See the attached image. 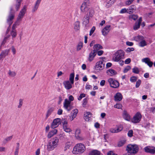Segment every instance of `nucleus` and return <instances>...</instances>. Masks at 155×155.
I'll use <instances>...</instances> for the list:
<instances>
[{"label":"nucleus","instance_id":"25","mask_svg":"<svg viewBox=\"0 0 155 155\" xmlns=\"http://www.w3.org/2000/svg\"><path fill=\"white\" fill-rule=\"evenodd\" d=\"M57 130L56 129H53L50 131L48 135V138H51L53 137L54 135L56 134L57 133Z\"/></svg>","mask_w":155,"mask_h":155},{"label":"nucleus","instance_id":"62","mask_svg":"<svg viewBox=\"0 0 155 155\" xmlns=\"http://www.w3.org/2000/svg\"><path fill=\"white\" fill-rule=\"evenodd\" d=\"M83 105H85L87 103V98H84L83 99Z\"/></svg>","mask_w":155,"mask_h":155},{"label":"nucleus","instance_id":"52","mask_svg":"<svg viewBox=\"0 0 155 155\" xmlns=\"http://www.w3.org/2000/svg\"><path fill=\"white\" fill-rule=\"evenodd\" d=\"M130 69V66H128L124 69L123 72L124 73H126Z\"/></svg>","mask_w":155,"mask_h":155},{"label":"nucleus","instance_id":"3","mask_svg":"<svg viewBox=\"0 0 155 155\" xmlns=\"http://www.w3.org/2000/svg\"><path fill=\"white\" fill-rule=\"evenodd\" d=\"M69 100H68L67 99H65L64 100L63 105L64 109L68 111H70L73 108L72 106L71 105V101L74 100V98L71 95L69 97Z\"/></svg>","mask_w":155,"mask_h":155},{"label":"nucleus","instance_id":"34","mask_svg":"<svg viewBox=\"0 0 155 155\" xmlns=\"http://www.w3.org/2000/svg\"><path fill=\"white\" fill-rule=\"evenodd\" d=\"M17 4L15 5V8L17 11H18L20 8L21 5V0H16Z\"/></svg>","mask_w":155,"mask_h":155},{"label":"nucleus","instance_id":"37","mask_svg":"<svg viewBox=\"0 0 155 155\" xmlns=\"http://www.w3.org/2000/svg\"><path fill=\"white\" fill-rule=\"evenodd\" d=\"M138 18V15H131L129 16V18L130 19H133L134 20H136Z\"/></svg>","mask_w":155,"mask_h":155},{"label":"nucleus","instance_id":"19","mask_svg":"<svg viewBox=\"0 0 155 155\" xmlns=\"http://www.w3.org/2000/svg\"><path fill=\"white\" fill-rule=\"evenodd\" d=\"M87 11V12L86 15L87 18L89 17L90 18H92L94 13L93 9L92 8H89Z\"/></svg>","mask_w":155,"mask_h":155},{"label":"nucleus","instance_id":"2","mask_svg":"<svg viewBox=\"0 0 155 155\" xmlns=\"http://www.w3.org/2000/svg\"><path fill=\"white\" fill-rule=\"evenodd\" d=\"M125 52L122 50L117 51L113 55V60L114 61L117 62L120 60L124 58Z\"/></svg>","mask_w":155,"mask_h":155},{"label":"nucleus","instance_id":"5","mask_svg":"<svg viewBox=\"0 0 155 155\" xmlns=\"http://www.w3.org/2000/svg\"><path fill=\"white\" fill-rule=\"evenodd\" d=\"M85 150L84 145L81 143H78L73 148V153L75 154L83 153Z\"/></svg>","mask_w":155,"mask_h":155},{"label":"nucleus","instance_id":"35","mask_svg":"<svg viewBox=\"0 0 155 155\" xmlns=\"http://www.w3.org/2000/svg\"><path fill=\"white\" fill-rule=\"evenodd\" d=\"M147 45V43L144 40L141 41L139 43V46L141 47H143Z\"/></svg>","mask_w":155,"mask_h":155},{"label":"nucleus","instance_id":"57","mask_svg":"<svg viewBox=\"0 0 155 155\" xmlns=\"http://www.w3.org/2000/svg\"><path fill=\"white\" fill-rule=\"evenodd\" d=\"M137 38L138 39L139 41H142L144 39V38L143 36L140 35H138L137 37Z\"/></svg>","mask_w":155,"mask_h":155},{"label":"nucleus","instance_id":"21","mask_svg":"<svg viewBox=\"0 0 155 155\" xmlns=\"http://www.w3.org/2000/svg\"><path fill=\"white\" fill-rule=\"evenodd\" d=\"M41 1V0H37L34 6L32 8V12H35L37 11Z\"/></svg>","mask_w":155,"mask_h":155},{"label":"nucleus","instance_id":"4","mask_svg":"<svg viewBox=\"0 0 155 155\" xmlns=\"http://www.w3.org/2000/svg\"><path fill=\"white\" fill-rule=\"evenodd\" d=\"M139 147L137 144H129L126 147V150L127 151V153L134 154L137 153L138 151Z\"/></svg>","mask_w":155,"mask_h":155},{"label":"nucleus","instance_id":"41","mask_svg":"<svg viewBox=\"0 0 155 155\" xmlns=\"http://www.w3.org/2000/svg\"><path fill=\"white\" fill-rule=\"evenodd\" d=\"M71 143L70 142H68L65 143V147H64V150H65L67 149H69V147L71 146Z\"/></svg>","mask_w":155,"mask_h":155},{"label":"nucleus","instance_id":"14","mask_svg":"<svg viewBox=\"0 0 155 155\" xmlns=\"http://www.w3.org/2000/svg\"><path fill=\"white\" fill-rule=\"evenodd\" d=\"M88 2V0H86L82 4L81 7V10L82 12H87L89 9L87 6V3Z\"/></svg>","mask_w":155,"mask_h":155},{"label":"nucleus","instance_id":"51","mask_svg":"<svg viewBox=\"0 0 155 155\" xmlns=\"http://www.w3.org/2000/svg\"><path fill=\"white\" fill-rule=\"evenodd\" d=\"M10 35H8L4 38V39L2 43V45H3L6 42V41L7 38H9Z\"/></svg>","mask_w":155,"mask_h":155},{"label":"nucleus","instance_id":"43","mask_svg":"<svg viewBox=\"0 0 155 155\" xmlns=\"http://www.w3.org/2000/svg\"><path fill=\"white\" fill-rule=\"evenodd\" d=\"M137 80V78L135 76H132L130 79V81L132 82H135Z\"/></svg>","mask_w":155,"mask_h":155},{"label":"nucleus","instance_id":"44","mask_svg":"<svg viewBox=\"0 0 155 155\" xmlns=\"http://www.w3.org/2000/svg\"><path fill=\"white\" fill-rule=\"evenodd\" d=\"M136 7L134 5H131L129 7V8H128V10H131L133 11L136 10Z\"/></svg>","mask_w":155,"mask_h":155},{"label":"nucleus","instance_id":"28","mask_svg":"<svg viewBox=\"0 0 155 155\" xmlns=\"http://www.w3.org/2000/svg\"><path fill=\"white\" fill-rule=\"evenodd\" d=\"M107 74L110 76H112L117 74V72L115 71L112 69H109L107 71Z\"/></svg>","mask_w":155,"mask_h":155},{"label":"nucleus","instance_id":"61","mask_svg":"<svg viewBox=\"0 0 155 155\" xmlns=\"http://www.w3.org/2000/svg\"><path fill=\"white\" fill-rule=\"evenodd\" d=\"M11 48L12 52L13 54L14 55L16 53V50L14 47L13 46H12Z\"/></svg>","mask_w":155,"mask_h":155},{"label":"nucleus","instance_id":"40","mask_svg":"<svg viewBox=\"0 0 155 155\" xmlns=\"http://www.w3.org/2000/svg\"><path fill=\"white\" fill-rule=\"evenodd\" d=\"M83 43L82 42H80L78 43L77 47V51L80 50L81 48L83 47Z\"/></svg>","mask_w":155,"mask_h":155},{"label":"nucleus","instance_id":"39","mask_svg":"<svg viewBox=\"0 0 155 155\" xmlns=\"http://www.w3.org/2000/svg\"><path fill=\"white\" fill-rule=\"evenodd\" d=\"M140 24L136 22L135 23L134 26V29L135 30H136L139 29L140 26Z\"/></svg>","mask_w":155,"mask_h":155},{"label":"nucleus","instance_id":"26","mask_svg":"<svg viewBox=\"0 0 155 155\" xmlns=\"http://www.w3.org/2000/svg\"><path fill=\"white\" fill-rule=\"evenodd\" d=\"M84 119L86 121H88L90 120V118L91 116V113L89 112H87L84 114Z\"/></svg>","mask_w":155,"mask_h":155},{"label":"nucleus","instance_id":"60","mask_svg":"<svg viewBox=\"0 0 155 155\" xmlns=\"http://www.w3.org/2000/svg\"><path fill=\"white\" fill-rule=\"evenodd\" d=\"M104 53V51L102 50H100L97 51V53L98 56L101 55Z\"/></svg>","mask_w":155,"mask_h":155},{"label":"nucleus","instance_id":"16","mask_svg":"<svg viewBox=\"0 0 155 155\" xmlns=\"http://www.w3.org/2000/svg\"><path fill=\"white\" fill-rule=\"evenodd\" d=\"M142 61L143 62L147 64L150 67H152L153 62L150 61V59L149 58H144L142 59Z\"/></svg>","mask_w":155,"mask_h":155},{"label":"nucleus","instance_id":"64","mask_svg":"<svg viewBox=\"0 0 155 155\" xmlns=\"http://www.w3.org/2000/svg\"><path fill=\"white\" fill-rule=\"evenodd\" d=\"M134 0H128L126 2V4L127 5H129L132 3Z\"/></svg>","mask_w":155,"mask_h":155},{"label":"nucleus","instance_id":"10","mask_svg":"<svg viewBox=\"0 0 155 155\" xmlns=\"http://www.w3.org/2000/svg\"><path fill=\"white\" fill-rule=\"evenodd\" d=\"M104 65L105 64L103 63V61H99L96 63L94 69L96 70H102L104 68Z\"/></svg>","mask_w":155,"mask_h":155},{"label":"nucleus","instance_id":"18","mask_svg":"<svg viewBox=\"0 0 155 155\" xmlns=\"http://www.w3.org/2000/svg\"><path fill=\"white\" fill-rule=\"evenodd\" d=\"M110 25H107L103 29L102 31V33L103 35L106 36L108 34L110 30Z\"/></svg>","mask_w":155,"mask_h":155},{"label":"nucleus","instance_id":"24","mask_svg":"<svg viewBox=\"0 0 155 155\" xmlns=\"http://www.w3.org/2000/svg\"><path fill=\"white\" fill-rule=\"evenodd\" d=\"M93 48V51L97 53V51L103 48V47L100 45L97 44L94 46Z\"/></svg>","mask_w":155,"mask_h":155},{"label":"nucleus","instance_id":"56","mask_svg":"<svg viewBox=\"0 0 155 155\" xmlns=\"http://www.w3.org/2000/svg\"><path fill=\"white\" fill-rule=\"evenodd\" d=\"M133 131L132 130H130L128 133V135L129 137H132L133 136Z\"/></svg>","mask_w":155,"mask_h":155},{"label":"nucleus","instance_id":"33","mask_svg":"<svg viewBox=\"0 0 155 155\" xmlns=\"http://www.w3.org/2000/svg\"><path fill=\"white\" fill-rule=\"evenodd\" d=\"M90 18L89 17L87 18V16L83 18V23L85 25V26L87 25L89 23V19Z\"/></svg>","mask_w":155,"mask_h":155},{"label":"nucleus","instance_id":"45","mask_svg":"<svg viewBox=\"0 0 155 155\" xmlns=\"http://www.w3.org/2000/svg\"><path fill=\"white\" fill-rule=\"evenodd\" d=\"M141 83V81L139 79L137 81L135 87L136 88H138L140 85Z\"/></svg>","mask_w":155,"mask_h":155},{"label":"nucleus","instance_id":"20","mask_svg":"<svg viewBox=\"0 0 155 155\" xmlns=\"http://www.w3.org/2000/svg\"><path fill=\"white\" fill-rule=\"evenodd\" d=\"M114 100L115 101H120L122 99L123 96L122 94L119 92L117 93L114 97Z\"/></svg>","mask_w":155,"mask_h":155},{"label":"nucleus","instance_id":"48","mask_svg":"<svg viewBox=\"0 0 155 155\" xmlns=\"http://www.w3.org/2000/svg\"><path fill=\"white\" fill-rule=\"evenodd\" d=\"M86 94L84 93L81 94L78 97V100L79 101L81 100L82 98L84 97H85Z\"/></svg>","mask_w":155,"mask_h":155},{"label":"nucleus","instance_id":"9","mask_svg":"<svg viewBox=\"0 0 155 155\" xmlns=\"http://www.w3.org/2000/svg\"><path fill=\"white\" fill-rule=\"evenodd\" d=\"M142 116L139 112H137L133 117L131 121L133 123H137L139 122Z\"/></svg>","mask_w":155,"mask_h":155},{"label":"nucleus","instance_id":"17","mask_svg":"<svg viewBox=\"0 0 155 155\" xmlns=\"http://www.w3.org/2000/svg\"><path fill=\"white\" fill-rule=\"evenodd\" d=\"M78 112V110L75 109H74L71 113V116L70 117V119L71 121H72L75 118Z\"/></svg>","mask_w":155,"mask_h":155},{"label":"nucleus","instance_id":"38","mask_svg":"<svg viewBox=\"0 0 155 155\" xmlns=\"http://www.w3.org/2000/svg\"><path fill=\"white\" fill-rule=\"evenodd\" d=\"M12 31L11 32V35L12 36L13 38H15L17 35L16 31L15 29H12Z\"/></svg>","mask_w":155,"mask_h":155},{"label":"nucleus","instance_id":"59","mask_svg":"<svg viewBox=\"0 0 155 155\" xmlns=\"http://www.w3.org/2000/svg\"><path fill=\"white\" fill-rule=\"evenodd\" d=\"M95 28L94 27H93L92 28H91V30H90L89 35L90 36H91L92 34L94 32L95 30Z\"/></svg>","mask_w":155,"mask_h":155},{"label":"nucleus","instance_id":"7","mask_svg":"<svg viewBox=\"0 0 155 155\" xmlns=\"http://www.w3.org/2000/svg\"><path fill=\"white\" fill-rule=\"evenodd\" d=\"M13 9L12 8H10V11L7 19V22L9 25V26L13 23V20L14 18L15 13L13 12Z\"/></svg>","mask_w":155,"mask_h":155},{"label":"nucleus","instance_id":"42","mask_svg":"<svg viewBox=\"0 0 155 155\" xmlns=\"http://www.w3.org/2000/svg\"><path fill=\"white\" fill-rule=\"evenodd\" d=\"M8 74L10 76L12 77H15L16 75V73L15 72L12 71L10 70H9Z\"/></svg>","mask_w":155,"mask_h":155},{"label":"nucleus","instance_id":"30","mask_svg":"<svg viewBox=\"0 0 155 155\" xmlns=\"http://www.w3.org/2000/svg\"><path fill=\"white\" fill-rule=\"evenodd\" d=\"M80 22L78 21H76L74 24V29L76 31L78 30L80 28Z\"/></svg>","mask_w":155,"mask_h":155},{"label":"nucleus","instance_id":"27","mask_svg":"<svg viewBox=\"0 0 155 155\" xmlns=\"http://www.w3.org/2000/svg\"><path fill=\"white\" fill-rule=\"evenodd\" d=\"M123 118L127 121H130V117L126 111H124L123 114Z\"/></svg>","mask_w":155,"mask_h":155},{"label":"nucleus","instance_id":"13","mask_svg":"<svg viewBox=\"0 0 155 155\" xmlns=\"http://www.w3.org/2000/svg\"><path fill=\"white\" fill-rule=\"evenodd\" d=\"M63 84L64 87L67 90L71 89L72 88V84H71L69 81H64Z\"/></svg>","mask_w":155,"mask_h":155},{"label":"nucleus","instance_id":"23","mask_svg":"<svg viewBox=\"0 0 155 155\" xmlns=\"http://www.w3.org/2000/svg\"><path fill=\"white\" fill-rule=\"evenodd\" d=\"M9 51V49H6L2 51L0 54V60L3 58H4L6 56L8 55Z\"/></svg>","mask_w":155,"mask_h":155},{"label":"nucleus","instance_id":"8","mask_svg":"<svg viewBox=\"0 0 155 155\" xmlns=\"http://www.w3.org/2000/svg\"><path fill=\"white\" fill-rule=\"evenodd\" d=\"M108 82L109 83L110 87H112L117 88L119 86L118 82L113 78H110L108 79Z\"/></svg>","mask_w":155,"mask_h":155},{"label":"nucleus","instance_id":"47","mask_svg":"<svg viewBox=\"0 0 155 155\" xmlns=\"http://www.w3.org/2000/svg\"><path fill=\"white\" fill-rule=\"evenodd\" d=\"M133 72L136 74H138L139 72V71L138 68L135 67L132 69Z\"/></svg>","mask_w":155,"mask_h":155},{"label":"nucleus","instance_id":"63","mask_svg":"<svg viewBox=\"0 0 155 155\" xmlns=\"http://www.w3.org/2000/svg\"><path fill=\"white\" fill-rule=\"evenodd\" d=\"M107 155H117V154L115 153L113 151H110L107 153Z\"/></svg>","mask_w":155,"mask_h":155},{"label":"nucleus","instance_id":"49","mask_svg":"<svg viewBox=\"0 0 155 155\" xmlns=\"http://www.w3.org/2000/svg\"><path fill=\"white\" fill-rule=\"evenodd\" d=\"M75 137L78 140H84V138L79 135H75Z\"/></svg>","mask_w":155,"mask_h":155},{"label":"nucleus","instance_id":"11","mask_svg":"<svg viewBox=\"0 0 155 155\" xmlns=\"http://www.w3.org/2000/svg\"><path fill=\"white\" fill-rule=\"evenodd\" d=\"M61 124V119L57 118L54 119L51 123V127L53 129L54 128L58 126Z\"/></svg>","mask_w":155,"mask_h":155},{"label":"nucleus","instance_id":"36","mask_svg":"<svg viewBox=\"0 0 155 155\" xmlns=\"http://www.w3.org/2000/svg\"><path fill=\"white\" fill-rule=\"evenodd\" d=\"M63 127L64 130L66 132H70L71 131V130L67 125H65Z\"/></svg>","mask_w":155,"mask_h":155},{"label":"nucleus","instance_id":"58","mask_svg":"<svg viewBox=\"0 0 155 155\" xmlns=\"http://www.w3.org/2000/svg\"><path fill=\"white\" fill-rule=\"evenodd\" d=\"M127 9L125 8H124L121 9V10L120 11V13L121 14L124 13L126 12L127 13Z\"/></svg>","mask_w":155,"mask_h":155},{"label":"nucleus","instance_id":"29","mask_svg":"<svg viewBox=\"0 0 155 155\" xmlns=\"http://www.w3.org/2000/svg\"><path fill=\"white\" fill-rule=\"evenodd\" d=\"M100 152L97 150H93L91 151L89 155H100Z\"/></svg>","mask_w":155,"mask_h":155},{"label":"nucleus","instance_id":"12","mask_svg":"<svg viewBox=\"0 0 155 155\" xmlns=\"http://www.w3.org/2000/svg\"><path fill=\"white\" fill-rule=\"evenodd\" d=\"M145 151L153 154L155 153V147L150 146H147L144 148Z\"/></svg>","mask_w":155,"mask_h":155},{"label":"nucleus","instance_id":"32","mask_svg":"<svg viewBox=\"0 0 155 155\" xmlns=\"http://www.w3.org/2000/svg\"><path fill=\"white\" fill-rule=\"evenodd\" d=\"M74 73L71 74L69 76V81L71 82V84L74 83Z\"/></svg>","mask_w":155,"mask_h":155},{"label":"nucleus","instance_id":"15","mask_svg":"<svg viewBox=\"0 0 155 155\" xmlns=\"http://www.w3.org/2000/svg\"><path fill=\"white\" fill-rule=\"evenodd\" d=\"M97 53L93 50L89 54L88 58V60L89 62H91L94 60L95 57L96 56Z\"/></svg>","mask_w":155,"mask_h":155},{"label":"nucleus","instance_id":"6","mask_svg":"<svg viewBox=\"0 0 155 155\" xmlns=\"http://www.w3.org/2000/svg\"><path fill=\"white\" fill-rule=\"evenodd\" d=\"M58 141V139L57 137H55L51 140L47 145L48 150L49 151L52 150L56 148Z\"/></svg>","mask_w":155,"mask_h":155},{"label":"nucleus","instance_id":"55","mask_svg":"<svg viewBox=\"0 0 155 155\" xmlns=\"http://www.w3.org/2000/svg\"><path fill=\"white\" fill-rule=\"evenodd\" d=\"M19 104L18 106V107L20 108L23 104V100L21 99H20L19 100Z\"/></svg>","mask_w":155,"mask_h":155},{"label":"nucleus","instance_id":"53","mask_svg":"<svg viewBox=\"0 0 155 155\" xmlns=\"http://www.w3.org/2000/svg\"><path fill=\"white\" fill-rule=\"evenodd\" d=\"M12 138V136H10L8 137H7L5 140V143H6L7 142H8L10 141Z\"/></svg>","mask_w":155,"mask_h":155},{"label":"nucleus","instance_id":"54","mask_svg":"<svg viewBox=\"0 0 155 155\" xmlns=\"http://www.w3.org/2000/svg\"><path fill=\"white\" fill-rule=\"evenodd\" d=\"M134 50V49L133 48H128L127 49L126 51L128 52H130L132 51H133Z\"/></svg>","mask_w":155,"mask_h":155},{"label":"nucleus","instance_id":"1","mask_svg":"<svg viewBox=\"0 0 155 155\" xmlns=\"http://www.w3.org/2000/svg\"><path fill=\"white\" fill-rule=\"evenodd\" d=\"M26 8L27 6L24 5L23 8L20 11L17 18L16 21L13 25L12 28V29H15L17 26H18L20 24V21L22 19L25 13L26 12Z\"/></svg>","mask_w":155,"mask_h":155},{"label":"nucleus","instance_id":"50","mask_svg":"<svg viewBox=\"0 0 155 155\" xmlns=\"http://www.w3.org/2000/svg\"><path fill=\"white\" fill-rule=\"evenodd\" d=\"M114 107L115 108L117 109H120L122 107V105L119 103L117 104L114 105Z\"/></svg>","mask_w":155,"mask_h":155},{"label":"nucleus","instance_id":"22","mask_svg":"<svg viewBox=\"0 0 155 155\" xmlns=\"http://www.w3.org/2000/svg\"><path fill=\"white\" fill-rule=\"evenodd\" d=\"M123 128L122 126H120L117 128L111 129L110 131L111 133H117L120 131Z\"/></svg>","mask_w":155,"mask_h":155},{"label":"nucleus","instance_id":"46","mask_svg":"<svg viewBox=\"0 0 155 155\" xmlns=\"http://www.w3.org/2000/svg\"><path fill=\"white\" fill-rule=\"evenodd\" d=\"M125 140H121L118 143V146L119 147H121L125 144Z\"/></svg>","mask_w":155,"mask_h":155},{"label":"nucleus","instance_id":"31","mask_svg":"<svg viewBox=\"0 0 155 155\" xmlns=\"http://www.w3.org/2000/svg\"><path fill=\"white\" fill-rule=\"evenodd\" d=\"M54 110V108L53 107H51L48 109L46 115V118H47L51 115Z\"/></svg>","mask_w":155,"mask_h":155}]
</instances>
